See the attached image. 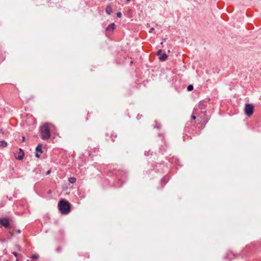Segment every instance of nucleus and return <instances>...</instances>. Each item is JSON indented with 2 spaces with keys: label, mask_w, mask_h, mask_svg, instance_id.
I'll return each mask as SVG.
<instances>
[{
  "label": "nucleus",
  "mask_w": 261,
  "mask_h": 261,
  "mask_svg": "<svg viewBox=\"0 0 261 261\" xmlns=\"http://www.w3.org/2000/svg\"><path fill=\"white\" fill-rule=\"evenodd\" d=\"M167 57L168 56L167 54H163L159 57V59L160 60L164 61L167 59Z\"/></svg>",
  "instance_id": "8"
},
{
  "label": "nucleus",
  "mask_w": 261,
  "mask_h": 261,
  "mask_svg": "<svg viewBox=\"0 0 261 261\" xmlns=\"http://www.w3.org/2000/svg\"><path fill=\"white\" fill-rule=\"evenodd\" d=\"M0 224L5 227H8L10 225L8 219L6 218L0 219Z\"/></svg>",
  "instance_id": "4"
},
{
  "label": "nucleus",
  "mask_w": 261,
  "mask_h": 261,
  "mask_svg": "<svg viewBox=\"0 0 261 261\" xmlns=\"http://www.w3.org/2000/svg\"><path fill=\"white\" fill-rule=\"evenodd\" d=\"M42 145L41 144H39L38 145L36 148V152H39L40 153H42Z\"/></svg>",
  "instance_id": "9"
},
{
  "label": "nucleus",
  "mask_w": 261,
  "mask_h": 261,
  "mask_svg": "<svg viewBox=\"0 0 261 261\" xmlns=\"http://www.w3.org/2000/svg\"><path fill=\"white\" fill-rule=\"evenodd\" d=\"M19 154L17 157V159L18 160H21L23 159L24 153L23 150L21 148L19 149Z\"/></svg>",
  "instance_id": "5"
},
{
  "label": "nucleus",
  "mask_w": 261,
  "mask_h": 261,
  "mask_svg": "<svg viewBox=\"0 0 261 261\" xmlns=\"http://www.w3.org/2000/svg\"><path fill=\"white\" fill-rule=\"evenodd\" d=\"M7 146V143L5 141H0V147H6Z\"/></svg>",
  "instance_id": "10"
},
{
  "label": "nucleus",
  "mask_w": 261,
  "mask_h": 261,
  "mask_svg": "<svg viewBox=\"0 0 261 261\" xmlns=\"http://www.w3.org/2000/svg\"><path fill=\"white\" fill-rule=\"evenodd\" d=\"M42 139L47 140L50 137V132L49 128V123H44L41 127L40 129Z\"/></svg>",
  "instance_id": "2"
},
{
  "label": "nucleus",
  "mask_w": 261,
  "mask_h": 261,
  "mask_svg": "<svg viewBox=\"0 0 261 261\" xmlns=\"http://www.w3.org/2000/svg\"><path fill=\"white\" fill-rule=\"evenodd\" d=\"M35 156H36V158H40V154H38L37 152V153H36Z\"/></svg>",
  "instance_id": "17"
},
{
  "label": "nucleus",
  "mask_w": 261,
  "mask_h": 261,
  "mask_svg": "<svg viewBox=\"0 0 261 261\" xmlns=\"http://www.w3.org/2000/svg\"><path fill=\"white\" fill-rule=\"evenodd\" d=\"M106 12L109 15H110L112 12V9L110 6H107L106 8Z\"/></svg>",
  "instance_id": "7"
},
{
  "label": "nucleus",
  "mask_w": 261,
  "mask_h": 261,
  "mask_svg": "<svg viewBox=\"0 0 261 261\" xmlns=\"http://www.w3.org/2000/svg\"><path fill=\"white\" fill-rule=\"evenodd\" d=\"M69 181L70 183H74L76 181V178L75 177H70L69 178Z\"/></svg>",
  "instance_id": "11"
},
{
  "label": "nucleus",
  "mask_w": 261,
  "mask_h": 261,
  "mask_svg": "<svg viewBox=\"0 0 261 261\" xmlns=\"http://www.w3.org/2000/svg\"><path fill=\"white\" fill-rule=\"evenodd\" d=\"M162 49H159L157 52V55L160 57L162 55Z\"/></svg>",
  "instance_id": "14"
},
{
  "label": "nucleus",
  "mask_w": 261,
  "mask_h": 261,
  "mask_svg": "<svg viewBox=\"0 0 261 261\" xmlns=\"http://www.w3.org/2000/svg\"><path fill=\"white\" fill-rule=\"evenodd\" d=\"M196 116H195L194 115H192V119L195 120V119H196Z\"/></svg>",
  "instance_id": "18"
},
{
  "label": "nucleus",
  "mask_w": 261,
  "mask_h": 261,
  "mask_svg": "<svg viewBox=\"0 0 261 261\" xmlns=\"http://www.w3.org/2000/svg\"><path fill=\"white\" fill-rule=\"evenodd\" d=\"M187 89L188 91H191L193 89V86L192 85H190L188 86Z\"/></svg>",
  "instance_id": "12"
},
{
  "label": "nucleus",
  "mask_w": 261,
  "mask_h": 261,
  "mask_svg": "<svg viewBox=\"0 0 261 261\" xmlns=\"http://www.w3.org/2000/svg\"><path fill=\"white\" fill-rule=\"evenodd\" d=\"M153 30H154V28H152L151 29H150L149 33H152Z\"/></svg>",
  "instance_id": "19"
},
{
  "label": "nucleus",
  "mask_w": 261,
  "mask_h": 261,
  "mask_svg": "<svg viewBox=\"0 0 261 261\" xmlns=\"http://www.w3.org/2000/svg\"><path fill=\"white\" fill-rule=\"evenodd\" d=\"M10 233L11 236H13V233L11 232Z\"/></svg>",
  "instance_id": "26"
},
{
  "label": "nucleus",
  "mask_w": 261,
  "mask_h": 261,
  "mask_svg": "<svg viewBox=\"0 0 261 261\" xmlns=\"http://www.w3.org/2000/svg\"><path fill=\"white\" fill-rule=\"evenodd\" d=\"M16 232L17 233H20L21 232V230L20 229H18L16 230Z\"/></svg>",
  "instance_id": "22"
},
{
  "label": "nucleus",
  "mask_w": 261,
  "mask_h": 261,
  "mask_svg": "<svg viewBox=\"0 0 261 261\" xmlns=\"http://www.w3.org/2000/svg\"><path fill=\"white\" fill-rule=\"evenodd\" d=\"M115 28V24L114 23H112L109 24L106 28L107 31H113Z\"/></svg>",
  "instance_id": "6"
},
{
  "label": "nucleus",
  "mask_w": 261,
  "mask_h": 261,
  "mask_svg": "<svg viewBox=\"0 0 261 261\" xmlns=\"http://www.w3.org/2000/svg\"><path fill=\"white\" fill-rule=\"evenodd\" d=\"M117 16L119 18H120L122 16V14L121 12H117Z\"/></svg>",
  "instance_id": "15"
},
{
  "label": "nucleus",
  "mask_w": 261,
  "mask_h": 261,
  "mask_svg": "<svg viewBox=\"0 0 261 261\" xmlns=\"http://www.w3.org/2000/svg\"><path fill=\"white\" fill-rule=\"evenodd\" d=\"M50 173V170H48V171L46 172V174H47H47H49Z\"/></svg>",
  "instance_id": "23"
},
{
  "label": "nucleus",
  "mask_w": 261,
  "mask_h": 261,
  "mask_svg": "<svg viewBox=\"0 0 261 261\" xmlns=\"http://www.w3.org/2000/svg\"><path fill=\"white\" fill-rule=\"evenodd\" d=\"M16 247L17 248V249H18L19 250H20V247L18 245H16Z\"/></svg>",
  "instance_id": "24"
},
{
  "label": "nucleus",
  "mask_w": 261,
  "mask_h": 261,
  "mask_svg": "<svg viewBox=\"0 0 261 261\" xmlns=\"http://www.w3.org/2000/svg\"><path fill=\"white\" fill-rule=\"evenodd\" d=\"M203 106V107L204 106L203 102H200L198 105L199 108L200 109H202Z\"/></svg>",
  "instance_id": "13"
},
{
  "label": "nucleus",
  "mask_w": 261,
  "mask_h": 261,
  "mask_svg": "<svg viewBox=\"0 0 261 261\" xmlns=\"http://www.w3.org/2000/svg\"><path fill=\"white\" fill-rule=\"evenodd\" d=\"M254 111V107L252 105L249 103H246L245 107V114L247 116H251Z\"/></svg>",
  "instance_id": "3"
},
{
  "label": "nucleus",
  "mask_w": 261,
  "mask_h": 261,
  "mask_svg": "<svg viewBox=\"0 0 261 261\" xmlns=\"http://www.w3.org/2000/svg\"><path fill=\"white\" fill-rule=\"evenodd\" d=\"M71 205L70 203L65 200H61L58 203V208L60 212L64 215H67L70 212Z\"/></svg>",
  "instance_id": "1"
},
{
  "label": "nucleus",
  "mask_w": 261,
  "mask_h": 261,
  "mask_svg": "<svg viewBox=\"0 0 261 261\" xmlns=\"http://www.w3.org/2000/svg\"><path fill=\"white\" fill-rule=\"evenodd\" d=\"M0 133H2V134H4V131H3L2 129H1V130H0Z\"/></svg>",
  "instance_id": "25"
},
{
  "label": "nucleus",
  "mask_w": 261,
  "mask_h": 261,
  "mask_svg": "<svg viewBox=\"0 0 261 261\" xmlns=\"http://www.w3.org/2000/svg\"><path fill=\"white\" fill-rule=\"evenodd\" d=\"M31 257L32 259H37L38 258V256L37 255L34 254Z\"/></svg>",
  "instance_id": "16"
},
{
  "label": "nucleus",
  "mask_w": 261,
  "mask_h": 261,
  "mask_svg": "<svg viewBox=\"0 0 261 261\" xmlns=\"http://www.w3.org/2000/svg\"><path fill=\"white\" fill-rule=\"evenodd\" d=\"M25 141V137L24 136L22 138V142H24Z\"/></svg>",
  "instance_id": "21"
},
{
  "label": "nucleus",
  "mask_w": 261,
  "mask_h": 261,
  "mask_svg": "<svg viewBox=\"0 0 261 261\" xmlns=\"http://www.w3.org/2000/svg\"><path fill=\"white\" fill-rule=\"evenodd\" d=\"M12 253L15 256H17L18 254L16 252H13Z\"/></svg>",
  "instance_id": "20"
}]
</instances>
